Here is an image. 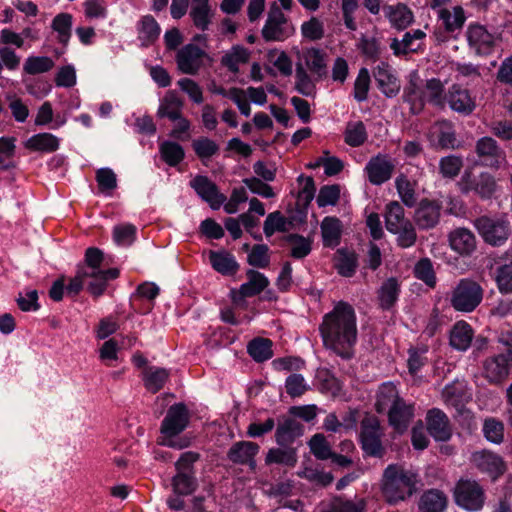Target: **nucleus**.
<instances>
[{"label":"nucleus","instance_id":"nucleus-1","mask_svg":"<svg viewBox=\"0 0 512 512\" xmlns=\"http://www.w3.org/2000/svg\"><path fill=\"white\" fill-rule=\"evenodd\" d=\"M319 332L325 349L343 359L354 355L357 343V317L354 308L347 302L339 301L323 316Z\"/></svg>","mask_w":512,"mask_h":512},{"label":"nucleus","instance_id":"nucleus-2","mask_svg":"<svg viewBox=\"0 0 512 512\" xmlns=\"http://www.w3.org/2000/svg\"><path fill=\"white\" fill-rule=\"evenodd\" d=\"M417 483V475L403 466L390 464L384 470L382 478V492L385 499L395 504L410 497Z\"/></svg>","mask_w":512,"mask_h":512},{"label":"nucleus","instance_id":"nucleus-3","mask_svg":"<svg viewBox=\"0 0 512 512\" xmlns=\"http://www.w3.org/2000/svg\"><path fill=\"white\" fill-rule=\"evenodd\" d=\"M189 411L182 403L172 405L164 417L160 427L158 443L175 449H183L190 445L186 437H178L189 423Z\"/></svg>","mask_w":512,"mask_h":512},{"label":"nucleus","instance_id":"nucleus-4","mask_svg":"<svg viewBox=\"0 0 512 512\" xmlns=\"http://www.w3.org/2000/svg\"><path fill=\"white\" fill-rule=\"evenodd\" d=\"M405 100L410 104L413 114H418L422 111L425 101L438 107H444L446 104L444 83L436 78L429 79L426 82L424 91L416 87L414 83H411L405 89Z\"/></svg>","mask_w":512,"mask_h":512},{"label":"nucleus","instance_id":"nucleus-5","mask_svg":"<svg viewBox=\"0 0 512 512\" xmlns=\"http://www.w3.org/2000/svg\"><path fill=\"white\" fill-rule=\"evenodd\" d=\"M483 293V289L478 282L470 278H463L459 280L450 293V305L458 312H472L482 302Z\"/></svg>","mask_w":512,"mask_h":512},{"label":"nucleus","instance_id":"nucleus-6","mask_svg":"<svg viewBox=\"0 0 512 512\" xmlns=\"http://www.w3.org/2000/svg\"><path fill=\"white\" fill-rule=\"evenodd\" d=\"M261 34L267 42H283L295 34V27L275 6L270 9Z\"/></svg>","mask_w":512,"mask_h":512},{"label":"nucleus","instance_id":"nucleus-7","mask_svg":"<svg viewBox=\"0 0 512 512\" xmlns=\"http://www.w3.org/2000/svg\"><path fill=\"white\" fill-rule=\"evenodd\" d=\"M475 227L484 241L493 246L503 245L511 233L509 222L502 217L482 216L475 220Z\"/></svg>","mask_w":512,"mask_h":512},{"label":"nucleus","instance_id":"nucleus-8","mask_svg":"<svg viewBox=\"0 0 512 512\" xmlns=\"http://www.w3.org/2000/svg\"><path fill=\"white\" fill-rule=\"evenodd\" d=\"M454 498L458 506L470 512L482 509L484 492L476 481L460 480L454 489Z\"/></svg>","mask_w":512,"mask_h":512},{"label":"nucleus","instance_id":"nucleus-9","mask_svg":"<svg viewBox=\"0 0 512 512\" xmlns=\"http://www.w3.org/2000/svg\"><path fill=\"white\" fill-rule=\"evenodd\" d=\"M207 58V53L197 45L187 44L177 52L176 63L182 73L195 75Z\"/></svg>","mask_w":512,"mask_h":512},{"label":"nucleus","instance_id":"nucleus-10","mask_svg":"<svg viewBox=\"0 0 512 512\" xmlns=\"http://www.w3.org/2000/svg\"><path fill=\"white\" fill-rule=\"evenodd\" d=\"M460 187L465 193L473 191L481 198L489 199L495 193L497 184L494 177L487 172L481 173L478 177L466 172L461 178Z\"/></svg>","mask_w":512,"mask_h":512},{"label":"nucleus","instance_id":"nucleus-11","mask_svg":"<svg viewBox=\"0 0 512 512\" xmlns=\"http://www.w3.org/2000/svg\"><path fill=\"white\" fill-rule=\"evenodd\" d=\"M475 150L481 161V164L484 166L498 169L506 163L505 152L491 137L480 138L476 142Z\"/></svg>","mask_w":512,"mask_h":512},{"label":"nucleus","instance_id":"nucleus-12","mask_svg":"<svg viewBox=\"0 0 512 512\" xmlns=\"http://www.w3.org/2000/svg\"><path fill=\"white\" fill-rule=\"evenodd\" d=\"M381 430L376 418H365L361 424V444L363 450L371 456L382 454Z\"/></svg>","mask_w":512,"mask_h":512},{"label":"nucleus","instance_id":"nucleus-13","mask_svg":"<svg viewBox=\"0 0 512 512\" xmlns=\"http://www.w3.org/2000/svg\"><path fill=\"white\" fill-rule=\"evenodd\" d=\"M394 165L385 155L372 157L365 166L368 180L373 185H381L387 182L393 173Z\"/></svg>","mask_w":512,"mask_h":512},{"label":"nucleus","instance_id":"nucleus-14","mask_svg":"<svg viewBox=\"0 0 512 512\" xmlns=\"http://www.w3.org/2000/svg\"><path fill=\"white\" fill-rule=\"evenodd\" d=\"M446 103L453 111L462 115H470L476 108L475 98L470 95L469 90L458 84L449 88Z\"/></svg>","mask_w":512,"mask_h":512},{"label":"nucleus","instance_id":"nucleus-15","mask_svg":"<svg viewBox=\"0 0 512 512\" xmlns=\"http://www.w3.org/2000/svg\"><path fill=\"white\" fill-rule=\"evenodd\" d=\"M260 447L250 441H239L234 443L227 453L228 459L234 464L248 465L250 469L256 468L255 457Z\"/></svg>","mask_w":512,"mask_h":512},{"label":"nucleus","instance_id":"nucleus-16","mask_svg":"<svg viewBox=\"0 0 512 512\" xmlns=\"http://www.w3.org/2000/svg\"><path fill=\"white\" fill-rule=\"evenodd\" d=\"M471 461L475 467L487 473L492 479H496L505 471L502 458L490 451L482 450L473 453Z\"/></svg>","mask_w":512,"mask_h":512},{"label":"nucleus","instance_id":"nucleus-17","mask_svg":"<svg viewBox=\"0 0 512 512\" xmlns=\"http://www.w3.org/2000/svg\"><path fill=\"white\" fill-rule=\"evenodd\" d=\"M246 275L247 281L238 290L231 291L234 302L258 295L269 285L268 278L256 270H248Z\"/></svg>","mask_w":512,"mask_h":512},{"label":"nucleus","instance_id":"nucleus-18","mask_svg":"<svg viewBox=\"0 0 512 512\" xmlns=\"http://www.w3.org/2000/svg\"><path fill=\"white\" fill-rule=\"evenodd\" d=\"M467 40L471 48L479 55L491 53L495 38L482 25H470L466 32Z\"/></svg>","mask_w":512,"mask_h":512},{"label":"nucleus","instance_id":"nucleus-19","mask_svg":"<svg viewBox=\"0 0 512 512\" xmlns=\"http://www.w3.org/2000/svg\"><path fill=\"white\" fill-rule=\"evenodd\" d=\"M191 186L204 201L209 203L212 209H218L225 201V197L218 192L216 185L207 177H195L191 181Z\"/></svg>","mask_w":512,"mask_h":512},{"label":"nucleus","instance_id":"nucleus-20","mask_svg":"<svg viewBox=\"0 0 512 512\" xmlns=\"http://www.w3.org/2000/svg\"><path fill=\"white\" fill-rule=\"evenodd\" d=\"M383 13L390 25L399 31L406 29L414 21L412 10L401 2L385 5L383 7Z\"/></svg>","mask_w":512,"mask_h":512},{"label":"nucleus","instance_id":"nucleus-21","mask_svg":"<svg viewBox=\"0 0 512 512\" xmlns=\"http://www.w3.org/2000/svg\"><path fill=\"white\" fill-rule=\"evenodd\" d=\"M373 76L378 88L387 97L395 96L400 90V84L387 63L378 64L373 70Z\"/></svg>","mask_w":512,"mask_h":512},{"label":"nucleus","instance_id":"nucleus-22","mask_svg":"<svg viewBox=\"0 0 512 512\" xmlns=\"http://www.w3.org/2000/svg\"><path fill=\"white\" fill-rule=\"evenodd\" d=\"M427 429L437 441H447L451 437V428L447 416L439 409H432L427 414Z\"/></svg>","mask_w":512,"mask_h":512},{"label":"nucleus","instance_id":"nucleus-23","mask_svg":"<svg viewBox=\"0 0 512 512\" xmlns=\"http://www.w3.org/2000/svg\"><path fill=\"white\" fill-rule=\"evenodd\" d=\"M414 404L406 403L404 400L389 411L388 420L389 424L399 433L407 430L411 420L414 417Z\"/></svg>","mask_w":512,"mask_h":512},{"label":"nucleus","instance_id":"nucleus-24","mask_svg":"<svg viewBox=\"0 0 512 512\" xmlns=\"http://www.w3.org/2000/svg\"><path fill=\"white\" fill-rule=\"evenodd\" d=\"M449 243L452 250L460 255H469L476 248L474 234L466 228H457L449 234Z\"/></svg>","mask_w":512,"mask_h":512},{"label":"nucleus","instance_id":"nucleus-25","mask_svg":"<svg viewBox=\"0 0 512 512\" xmlns=\"http://www.w3.org/2000/svg\"><path fill=\"white\" fill-rule=\"evenodd\" d=\"M509 374L507 356L500 354L488 358L484 362V376L491 383H500Z\"/></svg>","mask_w":512,"mask_h":512},{"label":"nucleus","instance_id":"nucleus-26","mask_svg":"<svg viewBox=\"0 0 512 512\" xmlns=\"http://www.w3.org/2000/svg\"><path fill=\"white\" fill-rule=\"evenodd\" d=\"M401 400L403 399L396 386L392 382H386L377 391L375 407L377 412L388 414Z\"/></svg>","mask_w":512,"mask_h":512},{"label":"nucleus","instance_id":"nucleus-27","mask_svg":"<svg viewBox=\"0 0 512 512\" xmlns=\"http://www.w3.org/2000/svg\"><path fill=\"white\" fill-rule=\"evenodd\" d=\"M430 140L437 143L442 148L457 147V139L453 126L448 121H440L435 123L429 132Z\"/></svg>","mask_w":512,"mask_h":512},{"label":"nucleus","instance_id":"nucleus-28","mask_svg":"<svg viewBox=\"0 0 512 512\" xmlns=\"http://www.w3.org/2000/svg\"><path fill=\"white\" fill-rule=\"evenodd\" d=\"M395 187L402 203L407 207H413L418 200V183L410 179L405 174H400L395 178Z\"/></svg>","mask_w":512,"mask_h":512},{"label":"nucleus","instance_id":"nucleus-29","mask_svg":"<svg viewBox=\"0 0 512 512\" xmlns=\"http://www.w3.org/2000/svg\"><path fill=\"white\" fill-rule=\"evenodd\" d=\"M87 290L94 296H100L104 293L107 283L119 276V270L116 268H107L98 270L93 275H86Z\"/></svg>","mask_w":512,"mask_h":512},{"label":"nucleus","instance_id":"nucleus-30","mask_svg":"<svg viewBox=\"0 0 512 512\" xmlns=\"http://www.w3.org/2000/svg\"><path fill=\"white\" fill-rule=\"evenodd\" d=\"M251 52L242 45H234L221 58V64L230 72L236 74L240 66L249 62Z\"/></svg>","mask_w":512,"mask_h":512},{"label":"nucleus","instance_id":"nucleus-31","mask_svg":"<svg viewBox=\"0 0 512 512\" xmlns=\"http://www.w3.org/2000/svg\"><path fill=\"white\" fill-rule=\"evenodd\" d=\"M440 217V206L436 203L424 200L421 201L415 212V222L422 229L434 227Z\"/></svg>","mask_w":512,"mask_h":512},{"label":"nucleus","instance_id":"nucleus-32","mask_svg":"<svg viewBox=\"0 0 512 512\" xmlns=\"http://www.w3.org/2000/svg\"><path fill=\"white\" fill-rule=\"evenodd\" d=\"M474 332L470 324L461 320L454 324L450 332V345L459 351H466L472 342Z\"/></svg>","mask_w":512,"mask_h":512},{"label":"nucleus","instance_id":"nucleus-33","mask_svg":"<svg viewBox=\"0 0 512 512\" xmlns=\"http://www.w3.org/2000/svg\"><path fill=\"white\" fill-rule=\"evenodd\" d=\"M60 140L51 133H38L28 138L24 147L30 151L51 153L59 148Z\"/></svg>","mask_w":512,"mask_h":512},{"label":"nucleus","instance_id":"nucleus-34","mask_svg":"<svg viewBox=\"0 0 512 512\" xmlns=\"http://www.w3.org/2000/svg\"><path fill=\"white\" fill-rule=\"evenodd\" d=\"M400 290V282L397 278L390 277L385 280L377 292L380 307L390 309L398 300Z\"/></svg>","mask_w":512,"mask_h":512},{"label":"nucleus","instance_id":"nucleus-35","mask_svg":"<svg viewBox=\"0 0 512 512\" xmlns=\"http://www.w3.org/2000/svg\"><path fill=\"white\" fill-rule=\"evenodd\" d=\"M189 14L198 29L207 30L213 16L209 0H192Z\"/></svg>","mask_w":512,"mask_h":512},{"label":"nucleus","instance_id":"nucleus-36","mask_svg":"<svg viewBox=\"0 0 512 512\" xmlns=\"http://www.w3.org/2000/svg\"><path fill=\"white\" fill-rule=\"evenodd\" d=\"M321 234L324 246L334 248L339 245L342 234L340 220L336 217H325L321 222Z\"/></svg>","mask_w":512,"mask_h":512},{"label":"nucleus","instance_id":"nucleus-37","mask_svg":"<svg viewBox=\"0 0 512 512\" xmlns=\"http://www.w3.org/2000/svg\"><path fill=\"white\" fill-rule=\"evenodd\" d=\"M160 26L151 15L143 16L137 24L138 39L143 46L154 43L160 35Z\"/></svg>","mask_w":512,"mask_h":512},{"label":"nucleus","instance_id":"nucleus-38","mask_svg":"<svg viewBox=\"0 0 512 512\" xmlns=\"http://www.w3.org/2000/svg\"><path fill=\"white\" fill-rule=\"evenodd\" d=\"M424 37L425 33L420 29H416L410 32H406L402 40L394 38L390 44V47L395 55L414 52L419 48L417 41L423 39Z\"/></svg>","mask_w":512,"mask_h":512},{"label":"nucleus","instance_id":"nucleus-39","mask_svg":"<svg viewBox=\"0 0 512 512\" xmlns=\"http://www.w3.org/2000/svg\"><path fill=\"white\" fill-rule=\"evenodd\" d=\"M384 217L389 232H397L401 226L410 223V220L405 218L403 207L397 201H391L386 205Z\"/></svg>","mask_w":512,"mask_h":512},{"label":"nucleus","instance_id":"nucleus-40","mask_svg":"<svg viewBox=\"0 0 512 512\" xmlns=\"http://www.w3.org/2000/svg\"><path fill=\"white\" fill-rule=\"evenodd\" d=\"M183 101L174 91H168L161 100L157 114L159 117L177 119L181 115Z\"/></svg>","mask_w":512,"mask_h":512},{"label":"nucleus","instance_id":"nucleus-41","mask_svg":"<svg viewBox=\"0 0 512 512\" xmlns=\"http://www.w3.org/2000/svg\"><path fill=\"white\" fill-rule=\"evenodd\" d=\"M438 17L448 32L462 28L466 19L461 6H454L452 9L441 8L438 11Z\"/></svg>","mask_w":512,"mask_h":512},{"label":"nucleus","instance_id":"nucleus-42","mask_svg":"<svg viewBox=\"0 0 512 512\" xmlns=\"http://www.w3.org/2000/svg\"><path fill=\"white\" fill-rule=\"evenodd\" d=\"M301 59L312 73L318 76H322L326 73L325 54L322 50L314 47L307 48L303 50Z\"/></svg>","mask_w":512,"mask_h":512},{"label":"nucleus","instance_id":"nucleus-43","mask_svg":"<svg viewBox=\"0 0 512 512\" xmlns=\"http://www.w3.org/2000/svg\"><path fill=\"white\" fill-rule=\"evenodd\" d=\"M447 506V498L439 490L426 491L421 499L419 507L423 512H444Z\"/></svg>","mask_w":512,"mask_h":512},{"label":"nucleus","instance_id":"nucleus-44","mask_svg":"<svg viewBox=\"0 0 512 512\" xmlns=\"http://www.w3.org/2000/svg\"><path fill=\"white\" fill-rule=\"evenodd\" d=\"M209 261L214 270L223 275L233 274L238 268L234 256L225 251H211L209 253Z\"/></svg>","mask_w":512,"mask_h":512},{"label":"nucleus","instance_id":"nucleus-45","mask_svg":"<svg viewBox=\"0 0 512 512\" xmlns=\"http://www.w3.org/2000/svg\"><path fill=\"white\" fill-rule=\"evenodd\" d=\"M302 433V425L296 420L288 419L278 426L275 437L279 445H287Z\"/></svg>","mask_w":512,"mask_h":512},{"label":"nucleus","instance_id":"nucleus-46","mask_svg":"<svg viewBox=\"0 0 512 512\" xmlns=\"http://www.w3.org/2000/svg\"><path fill=\"white\" fill-rule=\"evenodd\" d=\"M72 21L73 17L69 13H59L52 20L51 28L57 33V39L63 45H67L70 40Z\"/></svg>","mask_w":512,"mask_h":512},{"label":"nucleus","instance_id":"nucleus-47","mask_svg":"<svg viewBox=\"0 0 512 512\" xmlns=\"http://www.w3.org/2000/svg\"><path fill=\"white\" fill-rule=\"evenodd\" d=\"M169 377V372L164 368L149 367L145 370L143 381L145 387L152 393L159 391Z\"/></svg>","mask_w":512,"mask_h":512},{"label":"nucleus","instance_id":"nucleus-48","mask_svg":"<svg viewBox=\"0 0 512 512\" xmlns=\"http://www.w3.org/2000/svg\"><path fill=\"white\" fill-rule=\"evenodd\" d=\"M367 140V131L362 121H350L344 131V141L351 147L361 146Z\"/></svg>","mask_w":512,"mask_h":512},{"label":"nucleus","instance_id":"nucleus-49","mask_svg":"<svg viewBox=\"0 0 512 512\" xmlns=\"http://www.w3.org/2000/svg\"><path fill=\"white\" fill-rule=\"evenodd\" d=\"M357 267L356 254L350 251L340 249L335 256V268L338 273L344 277H351Z\"/></svg>","mask_w":512,"mask_h":512},{"label":"nucleus","instance_id":"nucleus-50","mask_svg":"<svg viewBox=\"0 0 512 512\" xmlns=\"http://www.w3.org/2000/svg\"><path fill=\"white\" fill-rule=\"evenodd\" d=\"M161 158L169 166L178 165L185 156L184 149L176 142L164 141L159 147Z\"/></svg>","mask_w":512,"mask_h":512},{"label":"nucleus","instance_id":"nucleus-51","mask_svg":"<svg viewBox=\"0 0 512 512\" xmlns=\"http://www.w3.org/2000/svg\"><path fill=\"white\" fill-rule=\"evenodd\" d=\"M272 343L268 339L256 338L249 342L247 346L248 354L257 362H263L270 359L273 355Z\"/></svg>","mask_w":512,"mask_h":512},{"label":"nucleus","instance_id":"nucleus-52","mask_svg":"<svg viewBox=\"0 0 512 512\" xmlns=\"http://www.w3.org/2000/svg\"><path fill=\"white\" fill-rule=\"evenodd\" d=\"M301 35L308 41H319L325 35L324 22L316 16L304 21L300 27Z\"/></svg>","mask_w":512,"mask_h":512},{"label":"nucleus","instance_id":"nucleus-53","mask_svg":"<svg viewBox=\"0 0 512 512\" xmlns=\"http://www.w3.org/2000/svg\"><path fill=\"white\" fill-rule=\"evenodd\" d=\"M267 59L281 75L289 76L292 74V61L286 52L278 49H271L267 52Z\"/></svg>","mask_w":512,"mask_h":512},{"label":"nucleus","instance_id":"nucleus-54","mask_svg":"<svg viewBox=\"0 0 512 512\" xmlns=\"http://www.w3.org/2000/svg\"><path fill=\"white\" fill-rule=\"evenodd\" d=\"M365 507L366 502L363 498L345 499L338 497L331 502L329 512H364Z\"/></svg>","mask_w":512,"mask_h":512},{"label":"nucleus","instance_id":"nucleus-55","mask_svg":"<svg viewBox=\"0 0 512 512\" xmlns=\"http://www.w3.org/2000/svg\"><path fill=\"white\" fill-rule=\"evenodd\" d=\"M54 67V61L48 56H29L23 66L24 71L30 75L41 74L50 71Z\"/></svg>","mask_w":512,"mask_h":512},{"label":"nucleus","instance_id":"nucleus-56","mask_svg":"<svg viewBox=\"0 0 512 512\" xmlns=\"http://www.w3.org/2000/svg\"><path fill=\"white\" fill-rule=\"evenodd\" d=\"M442 398L448 405L457 407L465 398V385L461 381L447 384L442 391Z\"/></svg>","mask_w":512,"mask_h":512},{"label":"nucleus","instance_id":"nucleus-57","mask_svg":"<svg viewBox=\"0 0 512 512\" xmlns=\"http://www.w3.org/2000/svg\"><path fill=\"white\" fill-rule=\"evenodd\" d=\"M482 431L485 438L491 443L500 444L504 439V425L495 418L485 419Z\"/></svg>","mask_w":512,"mask_h":512},{"label":"nucleus","instance_id":"nucleus-58","mask_svg":"<svg viewBox=\"0 0 512 512\" xmlns=\"http://www.w3.org/2000/svg\"><path fill=\"white\" fill-rule=\"evenodd\" d=\"M414 275L430 287L436 284V276L430 259L423 258L414 267Z\"/></svg>","mask_w":512,"mask_h":512},{"label":"nucleus","instance_id":"nucleus-59","mask_svg":"<svg viewBox=\"0 0 512 512\" xmlns=\"http://www.w3.org/2000/svg\"><path fill=\"white\" fill-rule=\"evenodd\" d=\"M495 281L501 293H512V261L496 269Z\"/></svg>","mask_w":512,"mask_h":512},{"label":"nucleus","instance_id":"nucleus-60","mask_svg":"<svg viewBox=\"0 0 512 512\" xmlns=\"http://www.w3.org/2000/svg\"><path fill=\"white\" fill-rule=\"evenodd\" d=\"M192 147L196 155L202 160L211 158L219 150L217 143L207 137L195 139L192 142Z\"/></svg>","mask_w":512,"mask_h":512},{"label":"nucleus","instance_id":"nucleus-61","mask_svg":"<svg viewBox=\"0 0 512 512\" xmlns=\"http://www.w3.org/2000/svg\"><path fill=\"white\" fill-rule=\"evenodd\" d=\"M96 181L102 193L110 195L117 187L116 174L110 168H100L96 172Z\"/></svg>","mask_w":512,"mask_h":512},{"label":"nucleus","instance_id":"nucleus-62","mask_svg":"<svg viewBox=\"0 0 512 512\" xmlns=\"http://www.w3.org/2000/svg\"><path fill=\"white\" fill-rule=\"evenodd\" d=\"M287 220L279 212L275 211L270 213L264 221V234L267 237L272 236L275 232H284L286 230Z\"/></svg>","mask_w":512,"mask_h":512},{"label":"nucleus","instance_id":"nucleus-63","mask_svg":"<svg viewBox=\"0 0 512 512\" xmlns=\"http://www.w3.org/2000/svg\"><path fill=\"white\" fill-rule=\"evenodd\" d=\"M136 227L132 224H121L113 229L114 242L119 246H129L133 243Z\"/></svg>","mask_w":512,"mask_h":512},{"label":"nucleus","instance_id":"nucleus-64","mask_svg":"<svg viewBox=\"0 0 512 512\" xmlns=\"http://www.w3.org/2000/svg\"><path fill=\"white\" fill-rule=\"evenodd\" d=\"M285 388L291 397H299L303 395L310 387L305 378L301 374H291L285 381Z\"/></svg>","mask_w":512,"mask_h":512}]
</instances>
